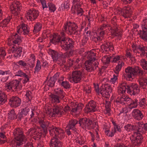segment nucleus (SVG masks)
Instances as JSON below:
<instances>
[{"label":"nucleus","instance_id":"nucleus-59","mask_svg":"<svg viewBox=\"0 0 147 147\" xmlns=\"http://www.w3.org/2000/svg\"><path fill=\"white\" fill-rule=\"evenodd\" d=\"M31 94H32V92L30 91H27L26 95V97L28 98V101H30L32 98Z\"/></svg>","mask_w":147,"mask_h":147},{"label":"nucleus","instance_id":"nucleus-34","mask_svg":"<svg viewBox=\"0 0 147 147\" xmlns=\"http://www.w3.org/2000/svg\"><path fill=\"white\" fill-rule=\"evenodd\" d=\"M11 16H9L5 19L1 23V25H3L2 26L3 27H6L7 24L10 21V20L12 19Z\"/></svg>","mask_w":147,"mask_h":147},{"label":"nucleus","instance_id":"nucleus-61","mask_svg":"<svg viewBox=\"0 0 147 147\" xmlns=\"http://www.w3.org/2000/svg\"><path fill=\"white\" fill-rule=\"evenodd\" d=\"M109 26V24H104L101 26L100 28V30H103L105 31L107 30V28Z\"/></svg>","mask_w":147,"mask_h":147},{"label":"nucleus","instance_id":"nucleus-21","mask_svg":"<svg viewBox=\"0 0 147 147\" xmlns=\"http://www.w3.org/2000/svg\"><path fill=\"white\" fill-rule=\"evenodd\" d=\"M27 26V25L24 24H22L21 25H20L19 26L20 28L17 31V33L20 34V33L23 32V34L24 35L28 34L29 30L28 29Z\"/></svg>","mask_w":147,"mask_h":147},{"label":"nucleus","instance_id":"nucleus-22","mask_svg":"<svg viewBox=\"0 0 147 147\" xmlns=\"http://www.w3.org/2000/svg\"><path fill=\"white\" fill-rule=\"evenodd\" d=\"M111 47L113 48L112 51H114V49L113 44L112 42H106L101 46V49H104L106 51H109Z\"/></svg>","mask_w":147,"mask_h":147},{"label":"nucleus","instance_id":"nucleus-27","mask_svg":"<svg viewBox=\"0 0 147 147\" xmlns=\"http://www.w3.org/2000/svg\"><path fill=\"white\" fill-rule=\"evenodd\" d=\"M60 36L54 34L53 36V38L50 40V42H51L55 45L58 44L60 43Z\"/></svg>","mask_w":147,"mask_h":147},{"label":"nucleus","instance_id":"nucleus-64","mask_svg":"<svg viewBox=\"0 0 147 147\" xmlns=\"http://www.w3.org/2000/svg\"><path fill=\"white\" fill-rule=\"evenodd\" d=\"M24 145V147H34L33 146V144L31 142H27L26 143H25Z\"/></svg>","mask_w":147,"mask_h":147},{"label":"nucleus","instance_id":"nucleus-36","mask_svg":"<svg viewBox=\"0 0 147 147\" xmlns=\"http://www.w3.org/2000/svg\"><path fill=\"white\" fill-rule=\"evenodd\" d=\"M135 125H131L130 124H128L124 126V128L128 132L131 131H135Z\"/></svg>","mask_w":147,"mask_h":147},{"label":"nucleus","instance_id":"nucleus-32","mask_svg":"<svg viewBox=\"0 0 147 147\" xmlns=\"http://www.w3.org/2000/svg\"><path fill=\"white\" fill-rule=\"evenodd\" d=\"M58 82L62 86H63L65 89H67L71 88L70 84L67 81H62L61 82V80L59 79L58 80Z\"/></svg>","mask_w":147,"mask_h":147},{"label":"nucleus","instance_id":"nucleus-45","mask_svg":"<svg viewBox=\"0 0 147 147\" xmlns=\"http://www.w3.org/2000/svg\"><path fill=\"white\" fill-rule=\"evenodd\" d=\"M50 96L52 98V100H54L55 102H56L58 103L60 102V100L59 99V97L57 95L51 94L50 95Z\"/></svg>","mask_w":147,"mask_h":147},{"label":"nucleus","instance_id":"nucleus-28","mask_svg":"<svg viewBox=\"0 0 147 147\" xmlns=\"http://www.w3.org/2000/svg\"><path fill=\"white\" fill-rule=\"evenodd\" d=\"M47 123L48 122H47V123L40 125V127L39 128L38 130H40L42 134H47L48 127Z\"/></svg>","mask_w":147,"mask_h":147},{"label":"nucleus","instance_id":"nucleus-23","mask_svg":"<svg viewBox=\"0 0 147 147\" xmlns=\"http://www.w3.org/2000/svg\"><path fill=\"white\" fill-rule=\"evenodd\" d=\"M142 126V122H139L138 123H136L135 125V131H136L135 132L134 134L138 135V134H140V133H143Z\"/></svg>","mask_w":147,"mask_h":147},{"label":"nucleus","instance_id":"nucleus-11","mask_svg":"<svg viewBox=\"0 0 147 147\" xmlns=\"http://www.w3.org/2000/svg\"><path fill=\"white\" fill-rule=\"evenodd\" d=\"M21 103V100L19 97L15 96L11 97L9 99V105L11 107L16 108L20 106Z\"/></svg>","mask_w":147,"mask_h":147},{"label":"nucleus","instance_id":"nucleus-58","mask_svg":"<svg viewBox=\"0 0 147 147\" xmlns=\"http://www.w3.org/2000/svg\"><path fill=\"white\" fill-rule=\"evenodd\" d=\"M25 74L24 73L22 70H20L16 72V74L15 75V76L23 77Z\"/></svg>","mask_w":147,"mask_h":147},{"label":"nucleus","instance_id":"nucleus-35","mask_svg":"<svg viewBox=\"0 0 147 147\" xmlns=\"http://www.w3.org/2000/svg\"><path fill=\"white\" fill-rule=\"evenodd\" d=\"M78 122L79 123L78 121L76 119H72L69 121L67 127L68 128L75 127L76 125L77 124Z\"/></svg>","mask_w":147,"mask_h":147},{"label":"nucleus","instance_id":"nucleus-41","mask_svg":"<svg viewBox=\"0 0 147 147\" xmlns=\"http://www.w3.org/2000/svg\"><path fill=\"white\" fill-rule=\"evenodd\" d=\"M41 27V24L39 22H37L34 26L33 32H35V33L38 32L40 30Z\"/></svg>","mask_w":147,"mask_h":147},{"label":"nucleus","instance_id":"nucleus-56","mask_svg":"<svg viewBox=\"0 0 147 147\" xmlns=\"http://www.w3.org/2000/svg\"><path fill=\"white\" fill-rule=\"evenodd\" d=\"M110 131V130H109L105 131V132L106 133L107 132H108V133L107 134V135L109 137H112L113 136L114 134L115 133L116 131V130L115 129H113L112 130V131L111 132V134H108L109 133V132Z\"/></svg>","mask_w":147,"mask_h":147},{"label":"nucleus","instance_id":"nucleus-54","mask_svg":"<svg viewBox=\"0 0 147 147\" xmlns=\"http://www.w3.org/2000/svg\"><path fill=\"white\" fill-rule=\"evenodd\" d=\"M60 43L61 45H63L62 42H63V44H64V42H66V41L68 40V38H70L69 37H66L65 36L61 37L60 36Z\"/></svg>","mask_w":147,"mask_h":147},{"label":"nucleus","instance_id":"nucleus-9","mask_svg":"<svg viewBox=\"0 0 147 147\" xmlns=\"http://www.w3.org/2000/svg\"><path fill=\"white\" fill-rule=\"evenodd\" d=\"M96 102L95 101L91 100L87 104L84 109L85 112L87 113L94 112L97 110Z\"/></svg>","mask_w":147,"mask_h":147},{"label":"nucleus","instance_id":"nucleus-5","mask_svg":"<svg viewBox=\"0 0 147 147\" xmlns=\"http://www.w3.org/2000/svg\"><path fill=\"white\" fill-rule=\"evenodd\" d=\"M49 130L51 136H57V137L60 139L61 138V136L62 137H64V135L63 133V130L59 127L52 126L49 127Z\"/></svg>","mask_w":147,"mask_h":147},{"label":"nucleus","instance_id":"nucleus-44","mask_svg":"<svg viewBox=\"0 0 147 147\" xmlns=\"http://www.w3.org/2000/svg\"><path fill=\"white\" fill-rule=\"evenodd\" d=\"M105 108L107 113H109L111 111V102L110 101H105Z\"/></svg>","mask_w":147,"mask_h":147},{"label":"nucleus","instance_id":"nucleus-52","mask_svg":"<svg viewBox=\"0 0 147 147\" xmlns=\"http://www.w3.org/2000/svg\"><path fill=\"white\" fill-rule=\"evenodd\" d=\"M105 85L106 89V92L108 93V94H109V92H111L112 91V89L111 86L108 84H105Z\"/></svg>","mask_w":147,"mask_h":147},{"label":"nucleus","instance_id":"nucleus-29","mask_svg":"<svg viewBox=\"0 0 147 147\" xmlns=\"http://www.w3.org/2000/svg\"><path fill=\"white\" fill-rule=\"evenodd\" d=\"M56 95H57L60 98L63 99L65 96V93L63 90L60 88H57L54 90Z\"/></svg>","mask_w":147,"mask_h":147},{"label":"nucleus","instance_id":"nucleus-47","mask_svg":"<svg viewBox=\"0 0 147 147\" xmlns=\"http://www.w3.org/2000/svg\"><path fill=\"white\" fill-rule=\"evenodd\" d=\"M142 63L141 65L142 67L144 70H147V61L145 59H142L141 60Z\"/></svg>","mask_w":147,"mask_h":147},{"label":"nucleus","instance_id":"nucleus-25","mask_svg":"<svg viewBox=\"0 0 147 147\" xmlns=\"http://www.w3.org/2000/svg\"><path fill=\"white\" fill-rule=\"evenodd\" d=\"M11 40L12 41L13 45H16V44H19V43L22 42L20 37L17 33L12 35L11 37Z\"/></svg>","mask_w":147,"mask_h":147},{"label":"nucleus","instance_id":"nucleus-12","mask_svg":"<svg viewBox=\"0 0 147 147\" xmlns=\"http://www.w3.org/2000/svg\"><path fill=\"white\" fill-rule=\"evenodd\" d=\"M39 12L38 10L33 8L30 9L27 13L29 19L31 21L35 20L39 16Z\"/></svg>","mask_w":147,"mask_h":147},{"label":"nucleus","instance_id":"nucleus-1","mask_svg":"<svg viewBox=\"0 0 147 147\" xmlns=\"http://www.w3.org/2000/svg\"><path fill=\"white\" fill-rule=\"evenodd\" d=\"M143 70L138 66L135 67L133 68L131 67H128L125 69V74H123L124 78H126L127 80V78H131L133 79L134 78L135 75L139 76H142L143 75Z\"/></svg>","mask_w":147,"mask_h":147},{"label":"nucleus","instance_id":"nucleus-19","mask_svg":"<svg viewBox=\"0 0 147 147\" xmlns=\"http://www.w3.org/2000/svg\"><path fill=\"white\" fill-rule=\"evenodd\" d=\"M19 44L17 45L18 46L16 45H13L12 47V52L13 53H16L17 52V53L14 55V56L15 57H19L21 56V53L22 52V48L19 46Z\"/></svg>","mask_w":147,"mask_h":147},{"label":"nucleus","instance_id":"nucleus-53","mask_svg":"<svg viewBox=\"0 0 147 147\" xmlns=\"http://www.w3.org/2000/svg\"><path fill=\"white\" fill-rule=\"evenodd\" d=\"M111 57H108L107 56H104L103 58L102 59L104 60L105 59V62H103V63L106 65V64H109L110 62V58H111Z\"/></svg>","mask_w":147,"mask_h":147},{"label":"nucleus","instance_id":"nucleus-62","mask_svg":"<svg viewBox=\"0 0 147 147\" xmlns=\"http://www.w3.org/2000/svg\"><path fill=\"white\" fill-rule=\"evenodd\" d=\"M138 49H139L141 51H147V47L139 45L137 47Z\"/></svg>","mask_w":147,"mask_h":147},{"label":"nucleus","instance_id":"nucleus-30","mask_svg":"<svg viewBox=\"0 0 147 147\" xmlns=\"http://www.w3.org/2000/svg\"><path fill=\"white\" fill-rule=\"evenodd\" d=\"M8 118L10 120H14L17 117V115L15 112L14 109H12L9 111L8 113Z\"/></svg>","mask_w":147,"mask_h":147},{"label":"nucleus","instance_id":"nucleus-50","mask_svg":"<svg viewBox=\"0 0 147 147\" xmlns=\"http://www.w3.org/2000/svg\"><path fill=\"white\" fill-rule=\"evenodd\" d=\"M95 55L96 54L94 52H90V53L88 55V59L92 60L93 61H94L96 60V58H95Z\"/></svg>","mask_w":147,"mask_h":147},{"label":"nucleus","instance_id":"nucleus-15","mask_svg":"<svg viewBox=\"0 0 147 147\" xmlns=\"http://www.w3.org/2000/svg\"><path fill=\"white\" fill-rule=\"evenodd\" d=\"M53 112H50L52 114V117H55L58 116H61L64 113L63 110L61 107L57 106H54L53 109Z\"/></svg>","mask_w":147,"mask_h":147},{"label":"nucleus","instance_id":"nucleus-24","mask_svg":"<svg viewBox=\"0 0 147 147\" xmlns=\"http://www.w3.org/2000/svg\"><path fill=\"white\" fill-rule=\"evenodd\" d=\"M66 59V58L65 56L63 54H61V55L60 56V57L55 62L61 67L65 63Z\"/></svg>","mask_w":147,"mask_h":147},{"label":"nucleus","instance_id":"nucleus-63","mask_svg":"<svg viewBox=\"0 0 147 147\" xmlns=\"http://www.w3.org/2000/svg\"><path fill=\"white\" fill-rule=\"evenodd\" d=\"M67 66L68 67H70L74 64V61L73 60H72L71 59H69L68 61Z\"/></svg>","mask_w":147,"mask_h":147},{"label":"nucleus","instance_id":"nucleus-18","mask_svg":"<svg viewBox=\"0 0 147 147\" xmlns=\"http://www.w3.org/2000/svg\"><path fill=\"white\" fill-rule=\"evenodd\" d=\"M59 138L57 136H54L53 138L51 139L50 141V147H53V144L54 146V147H62V145L61 142L58 139Z\"/></svg>","mask_w":147,"mask_h":147},{"label":"nucleus","instance_id":"nucleus-20","mask_svg":"<svg viewBox=\"0 0 147 147\" xmlns=\"http://www.w3.org/2000/svg\"><path fill=\"white\" fill-rule=\"evenodd\" d=\"M132 115L134 119L138 120H141L143 117L141 111L137 109L134 110L132 112Z\"/></svg>","mask_w":147,"mask_h":147},{"label":"nucleus","instance_id":"nucleus-39","mask_svg":"<svg viewBox=\"0 0 147 147\" xmlns=\"http://www.w3.org/2000/svg\"><path fill=\"white\" fill-rule=\"evenodd\" d=\"M139 84L140 86L142 87L147 85V79L142 78L139 80Z\"/></svg>","mask_w":147,"mask_h":147},{"label":"nucleus","instance_id":"nucleus-55","mask_svg":"<svg viewBox=\"0 0 147 147\" xmlns=\"http://www.w3.org/2000/svg\"><path fill=\"white\" fill-rule=\"evenodd\" d=\"M91 64L88 65L85 64V67L86 70L88 71L92 72L94 71V69L93 68L91 67Z\"/></svg>","mask_w":147,"mask_h":147},{"label":"nucleus","instance_id":"nucleus-33","mask_svg":"<svg viewBox=\"0 0 147 147\" xmlns=\"http://www.w3.org/2000/svg\"><path fill=\"white\" fill-rule=\"evenodd\" d=\"M137 101L138 100L136 98L134 100L131 99L130 101V103L128 106V108L131 109L132 108L136 107L138 105Z\"/></svg>","mask_w":147,"mask_h":147},{"label":"nucleus","instance_id":"nucleus-48","mask_svg":"<svg viewBox=\"0 0 147 147\" xmlns=\"http://www.w3.org/2000/svg\"><path fill=\"white\" fill-rule=\"evenodd\" d=\"M30 109L27 108L25 107L21 109V112H22L24 115L26 116L28 114H29V112H30Z\"/></svg>","mask_w":147,"mask_h":147},{"label":"nucleus","instance_id":"nucleus-40","mask_svg":"<svg viewBox=\"0 0 147 147\" xmlns=\"http://www.w3.org/2000/svg\"><path fill=\"white\" fill-rule=\"evenodd\" d=\"M41 65L40 61V60L38 59L37 61L36 67L34 69L35 71H34V73L35 74L36 72L38 73L41 69Z\"/></svg>","mask_w":147,"mask_h":147},{"label":"nucleus","instance_id":"nucleus-6","mask_svg":"<svg viewBox=\"0 0 147 147\" xmlns=\"http://www.w3.org/2000/svg\"><path fill=\"white\" fill-rule=\"evenodd\" d=\"M84 77L82 71L75 70L72 72L71 78L73 81L76 83L81 82Z\"/></svg>","mask_w":147,"mask_h":147},{"label":"nucleus","instance_id":"nucleus-8","mask_svg":"<svg viewBox=\"0 0 147 147\" xmlns=\"http://www.w3.org/2000/svg\"><path fill=\"white\" fill-rule=\"evenodd\" d=\"M142 24L144 27H142V30H140L138 33L140 37L144 41H147V18L143 20Z\"/></svg>","mask_w":147,"mask_h":147},{"label":"nucleus","instance_id":"nucleus-38","mask_svg":"<svg viewBox=\"0 0 147 147\" xmlns=\"http://www.w3.org/2000/svg\"><path fill=\"white\" fill-rule=\"evenodd\" d=\"M0 98L3 101L4 103L7 101V95L5 93L0 91Z\"/></svg>","mask_w":147,"mask_h":147},{"label":"nucleus","instance_id":"nucleus-4","mask_svg":"<svg viewBox=\"0 0 147 147\" xmlns=\"http://www.w3.org/2000/svg\"><path fill=\"white\" fill-rule=\"evenodd\" d=\"M78 121L80 126L84 130L94 128L92 120L88 118H81L79 119Z\"/></svg>","mask_w":147,"mask_h":147},{"label":"nucleus","instance_id":"nucleus-3","mask_svg":"<svg viewBox=\"0 0 147 147\" xmlns=\"http://www.w3.org/2000/svg\"><path fill=\"white\" fill-rule=\"evenodd\" d=\"M20 81L17 80H13L7 82L5 86L6 89L14 92H18L22 89V85L20 84Z\"/></svg>","mask_w":147,"mask_h":147},{"label":"nucleus","instance_id":"nucleus-31","mask_svg":"<svg viewBox=\"0 0 147 147\" xmlns=\"http://www.w3.org/2000/svg\"><path fill=\"white\" fill-rule=\"evenodd\" d=\"M124 65V63L122 61H119L114 70L115 73L117 75H118L119 71L121 70L122 66Z\"/></svg>","mask_w":147,"mask_h":147},{"label":"nucleus","instance_id":"nucleus-13","mask_svg":"<svg viewBox=\"0 0 147 147\" xmlns=\"http://www.w3.org/2000/svg\"><path fill=\"white\" fill-rule=\"evenodd\" d=\"M132 11L131 8L125 6L121 10V15L125 18H130L131 16Z\"/></svg>","mask_w":147,"mask_h":147},{"label":"nucleus","instance_id":"nucleus-49","mask_svg":"<svg viewBox=\"0 0 147 147\" xmlns=\"http://www.w3.org/2000/svg\"><path fill=\"white\" fill-rule=\"evenodd\" d=\"M105 92H106L105 84L104 85H102V86L100 87L99 93H100V94L102 95L103 96L104 94H105Z\"/></svg>","mask_w":147,"mask_h":147},{"label":"nucleus","instance_id":"nucleus-42","mask_svg":"<svg viewBox=\"0 0 147 147\" xmlns=\"http://www.w3.org/2000/svg\"><path fill=\"white\" fill-rule=\"evenodd\" d=\"M75 9L77 12V14L78 15L80 14L81 16L83 14V13L84 12L82 9L78 7V5L77 4L74 6Z\"/></svg>","mask_w":147,"mask_h":147},{"label":"nucleus","instance_id":"nucleus-14","mask_svg":"<svg viewBox=\"0 0 147 147\" xmlns=\"http://www.w3.org/2000/svg\"><path fill=\"white\" fill-rule=\"evenodd\" d=\"M68 39V40L64 42L63 45H61L62 49L65 51H69L74 47V41L71 38Z\"/></svg>","mask_w":147,"mask_h":147},{"label":"nucleus","instance_id":"nucleus-57","mask_svg":"<svg viewBox=\"0 0 147 147\" xmlns=\"http://www.w3.org/2000/svg\"><path fill=\"white\" fill-rule=\"evenodd\" d=\"M16 5H13L11 7V10L13 13H14L15 15L17 16L18 15V13L17 10Z\"/></svg>","mask_w":147,"mask_h":147},{"label":"nucleus","instance_id":"nucleus-43","mask_svg":"<svg viewBox=\"0 0 147 147\" xmlns=\"http://www.w3.org/2000/svg\"><path fill=\"white\" fill-rule=\"evenodd\" d=\"M47 5L49 7V10L51 12H54L56 9L55 5L51 3H47Z\"/></svg>","mask_w":147,"mask_h":147},{"label":"nucleus","instance_id":"nucleus-37","mask_svg":"<svg viewBox=\"0 0 147 147\" xmlns=\"http://www.w3.org/2000/svg\"><path fill=\"white\" fill-rule=\"evenodd\" d=\"M26 140H12L11 142V143L12 144H16V147H21L20 146L24 144V142L25 143L26 142L25 141Z\"/></svg>","mask_w":147,"mask_h":147},{"label":"nucleus","instance_id":"nucleus-51","mask_svg":"<svg viewBox=\"0 0 147 147\" xmlns=\"http://www.w3.org/2000/svg\"><path fill=\"white\" fill-rule=\"evenodd\" d=\"M6 55V53L5 50L0 48V59L1 58L2 59H4Z\"/></svg>","mask_w":147,"mask_h":147},{"label":"nucleus","instance_id":"nucleus-10","mask_svg":"<svg viewBox=\"0 0 147 147\" xmlns=\"http://www.w3.org/2000/svg\"><path fill=\"white\" fill-rule=\"evenodd\" d=\"M137 136L134 137V135H132L130 137V140L133 145L135 146H139L140 145L142 142L143 139L142 135L141 134H138Z\"/></svg>","mask_w":147,"mask_h":147},{"label":"nucleus","instance_id":"nucleus-46","mask_svg":"<svg viewBox=\"0 0 147 147\" xmlns=\"http://www.w3.org/2000/svg\"><path fill=\"white\" fill-rule=\"evenodd\" d=\"M55 82L53 78H50L49 80L47 81V84L50 87H53L54 85Z\"/></svg>","mask_w":147,"mask_h":147},{"label":"nucleus","instance_id":"nucleus-26","mask_svg":"<svg viewBox=\"0 0 147 147\" xmlns=\"http://www.w3.org/2000/svg\"><path fill=\"white\" fill-rule=\"evenodd\" d=\"M49 53L51 55L54 61L55 62L61 54H59L57 51L51 49H49Z\"/></svg>","mask_w":147,"mask_h":147},{"label":"nucleus","instance_id":"nucleus-2","mask_svg":"<svg viewBox=\"0 0 147 147\" xmlns=\"http://www.w3.org/2000/svg\"><path fill=\"white\" fill-rule=\"evenodd\" d=\"M78 28V26L75 23L69 21L64 24L63 30L70 35L73 34L77 35L78 34V30H76Z\"/></svg>","mask_w":147,"mask_h":147},{"label":"nucleus","instance_id":"nucleus-60","mask_svg":"<svg viewBox=\"0 0 147 147\" xmlns=\"http://www.w3.org/2000/svg\"><path fill=\"white\" fill-rule=\"evenodd\" d=\"M16 63H18L20 66H21L24 67H25L27 65L26 63L24 62L23 60H20L18 62Z\"/></svg>","mask_w":147,"mask_h":147},{"label":"nucleus","instance_id":"nucleus-17","mask_svg":"<svg viewBox=\"0 0 147 147\" xmlns=\"http://www.w3.org/2000/svg\"><path fill=\"white\" fill-rule=\"evenodd\" d=\"M127 92L130 94H131L132 92V91H133L132 94L133 95H135L136 94H138V92L137 91L138 89V86L136 84H131V85L130 86L127 85Z\"/></svg>","mask_w":147,"mask_h":147},{"label":"nucleus","instance_id":"nucleus-16","mask_svg":"<svg viewBox=\"0 0 147 147\" xmlns=\"http://www.w3.org/2000/svg\"><path fill=\"white\" fill-rule=\"evenodd\" d=\"M84 107L83 104L82 103H80L77 105L76 103H73L71 105L72 110L71 111L70 113H76L77 112L80 113Z\"/></svg>","mask_w":147,"mask_h":147},{"label":"nucleus","instance_id":"nucleus-7","mask_svg":"<svg viewBox=\"0 0 147 147\" xmlns=\"http://www.w3.org/2000/svg\"><path fill=\"white\" fill-rule=\"evenodd\" d=\"M13 135L14 136V139L16 140H26V138L24 135L23 132L22 128H16L13 130Z\"/></svg>","mask_w":147,"mask_h":147}]
</instances>
